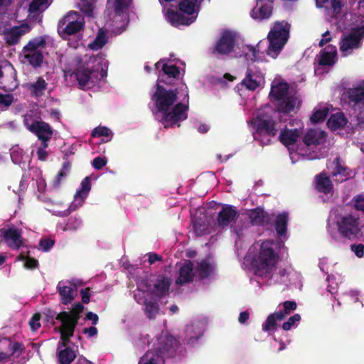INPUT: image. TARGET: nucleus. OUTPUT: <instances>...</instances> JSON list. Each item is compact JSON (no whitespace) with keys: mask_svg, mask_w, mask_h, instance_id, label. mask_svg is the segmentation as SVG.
I'll return each instance as SVG.
<instances>
[{"mask_svg":"<svg viewBox=\"0 0 364 364\" xmlns=\"http://www.w3.org/2000/svg\"><path fill=\"white\" fill-rule=\"evenodd\" d=\"M159 76L155 85V92L151 95L156 111L161 114L160 122L164 124V128L168 129L177 125L180 127V122L188 118L189 108V95L188 87L185 86L186 94L183 98L186 102H177L178 89L167 88L161 85V82H167Z\"/></svg>","mask_w":364,"mask_h":364,"instance_id":"f257e3e1","label":"nucleus"},{"mask_svg":"<svg viewBox=\"0 0 364 364\" xmlns=\"http://www.w3.org/2000/svg\"><path fill=\"white\" fill-rule=\"evenodd\" d=\"M282 121V115H276V111L260 112L251 121L255 130L253 138L259 142L260 145H269L272 139L277 136Z\"/></svg>","mask_w":364,"mask_h":364,"instance_id":"f03ea898","label":"nucleus"},{"mask_svg":"<svg viewBox=\"0 0 364 364\" xmlns=\"http://www.w3.org/2000/svg\"><path fill=\"white\" fill-rule=\"evenodd\" d=\"M291 25L286 21H275L267 35V54L277 58L289 38Z\"/></svg>","mask_w":364,"mask_h":364,"instance_id":"7ed1b4c3","label":"nucleus"},{"mask_svg":"<svg viewBox=\"0 0 364 364\" xmlns=\"http://www.w3.org/2000/svg\"><path fill=\"white\" fill-rule=\"evenodd\" d=\"M106 75L105 71L95 66L90 67L88 63H82L74 70L71 76H74L81 90L90 89L99 82Z\"/></svg>","mask_w":364,"mask_h":364,"instance_id":"20e7f679","label":"nucleus"},{"mask_svg":"<svg viewBox=\"0 0 364 364\" xmlns=\"http://www.w3.org/2000/svg\"><path fill=\"white\" fill-rule=\"evenodd\" d=\"M279 260V255L273 248V243L264 241L262 243L259 252L255 260V267L261 274H269L275 268Z\"/></svg>","mask_w":364,"mask_h":364,"instance_id":"39448f33","label":"nucleus"},{"mask_svg":"<svg viewBox=\"0 0 364 364\" xmlns=\"http://www.w3.org/2000/svg\"><path fill=\"white\" fill-rule=\"evenodd\" d=\"M342 100L356 114L360 123L364 122V82L346 90Z\"/></svg>","mask_w":364,"mask_h":364,"instance_id":"423d86ee","label":"nucleus"},{"mask_svg":"<svg viewBox=\"0 0 364 364\" xmlns=\"http://www.w3.org/2000/svg\"><path fill=\"white\" fill-rule=\"evenodd\" d=\"M85 22L77 11H71L58 23V32L63 38L76 34L84 28Z\"/></svg>","mask_w":364,"mask_h":364,"instance_id":"0eeeda50","label":"nucleus"},{"mask_svg":"<svg viewBox=\"0 0 364 364\" xmlns=\"http://www.w3.org/2000/svg\"><path fill=\"white\" fill-rule=\"evenodd\" d=\"M359 220L358 216L351 213L339 215L336 220L338 233L346 239H355L360 232Z\"/></svg>","mask_w":364,"mask_h":364,"instance_id":"6e6552de","label":"nucleus"},{"mask_svg":"<svg viewBox=\"0 0 364 364\" xmlns=\"http://www.w3.org/2000/svg\"><path fill=\"white\" fill-rule=\"evenodd\" d=\"M23 230L14 225H9L8 228L0 229V245L5 242L13 250H18L23 245L24 239L22 236Z\"/></svg>","mask_w":364,"mask_h":364,"instance_id":"1a4fd4ad","label":"nucleus"},{"mask_svg":"<svg viewBox=\"0 0 364 364\" xmlns=\"http://www.w3.org/2000/svg\"><path fill=\"white\" fill-rule=\"evenodd\" d=\"M178 347V341L176 338L172 335L166 333L161 335L159 338L158 346L149 350L154 351L158 355H161L163 360L165 361L166 358L175 357Z\"/></svg>","mask_w":364,"mask_h":364,"instance_id":"9d476101","label":"nucleus"},{"mask_svg":"<svg viewBox=\"0 0 364 364\" xmlns=\"http://www.w3.org/2000/svg\"><path fill=\"white\" fill-rule=\"evenodd\" d=\"M235 43V35L232 31L225 30L222 32L211 53L213 55H228L234 51Z\"/></svg>","mask_w":364,"mask_h":364,"instance_id":"9b49d317","label":"nucleus"},{"mask_svg":"<svg viewBox=\"0 0 364 364\" xmlns=\"http://www.w3.org/2000/svg\"><path fill=\"white\" fill-rule=\"evenodd\" d=\"M294 123L298 125L300 122L290 120L288 124H286L284 127H281V129H279V140L287 147L294 145L297 142L299 136L302 134L301 127L292 128Z\"/></svg>","mask_w":364,"mask_h":364,"instance_id":"f8f14e48","label":"nucleus"},{"mask_svg":"<svg viewBox=\"0 0 364 364\" xmlns=\"http://www.w3.org/2000/svg\"><path fill=\"white\" fill-rule=\"evenodd\" d=\"M141 284L149 289L150 294L161 299L169 294L171 282L168 277L164 275H159L154 282L152 288L151 285L147 281H143Z\"/></svg>","mask_w":364,"mask_h":364,"instance_id":"ddd939ff","label":"nucleus"},{"mask_svg":"<svg viewBox=\"0 0 364 364\" xmlns=\"http://www.w3.org/2000/svg\"><path fill=\"white\" fill-rule=\"evenodd\" d=\"M364 36V28L358 27L353 28L341 41L340 50L342 53L360 47L361 39Z\"/></svg>","mask_w":364,"mask_h":364,"instance_id":"4468645a","label":"nucleus"},{"mask_svg":"<svg viewBox=\"0 0 364 364\" xmlns=\"http://www.w3.org/2000/svg\"><path fill=\"white\" fill-rule=\"evenodd\" d=\"M263 81L264 75L261 71L248 67L241 85L250 91H255L261 86Z\"/></svg>","mask_w":364,"mask_h":364,"instance_id":"2eb2a0df","label":"nucleus"},{"mask_svg":"<svg viewBox=\"0 0 364 364\" xmlns=\"http://www.w3.org/2000/svg\"><path fill=\"white\" fill-rule=\"evenodd\" d=\"M29 131L34 134L39 140L50 141L53 134L51 126L44 121H34L29 127Z\"/></svg>","mask_w":364,"mask_h":364,"instance_id":"dca6fc26","label":"nucleus"},{"mask_svg":"<svg viewBox=\"0 0 364 364\" xmlns=\"http://www.w3.org/2000/svg\"><path fill=\"white\" fill-rule=\"evenodd\" d=\"M238 215L237 208L230 205H225L217 216V224L219 228H227Z\"/></svg>","mask_w":364,"mask_h":364,"instance_id":"f3484780","label":"nucleus"},{"mask_svg":"<svg viewBox=\"0 0 364 364\" xmlns=\"http://www.w3.org/2000/svg\"><path fill=\"white\" fill-rule=\"evenodd\" d=\"M28 30L27 24L14 26L10 29H5L3 31L4 39L9 46L16 45L21 37Z\"/></svg>","mask_w":364,"mask_h":364,"instance_id":"a211bd4d","label":"nucleus"},{"mask_svg":"<svg viewBox=\"0 0 364 364\" xmlns=\"http://www.w3.org/2000/svg\"><path fill=\"white\" fill-rule=\"evenodd\" d=\"M273 4L269 1H257V6L250 12L252 18L258 21L270 18L272 14Z\"/></svg>","mask_w":364,"mask_h":364,"instance_id":"6ab92c4d","label":"nucleus"},{"mask_svg":"<svg viewBox=\"0 0 364 364\" xmlns=\"http://www.w3.org/2000/svg\"><path fill=\"white\" fill-rule=\"evenodd\" d=\"M301 103L299 99L295 95H288L281 101L277 102L274 106L276 109V115L280 114H288L294 111L296 105Z\"/></svg>","mask_w":364,"mask_h":364,"instance_id":"aec40b11","label":"nucleus"},{"mask_svg":"<svg viewBox=\"0 0 364 364\" xmlns=\"http://www.w3.org/2000/svg\"><path fill=\"white\" fill-rule=\"evenodd\" d=\"M70 285H65V282L60 281L57 285L58 292L60 297V302L64 305L70 304L75 299V291L77 287L75 284L72 285L70 282H68Z\"/></svg>","mask_w":364,"mask_h":364,"instance_id":"412c9836","label":"nucleus"},{"mask_svg":"<svg viewBox=\"0 0 364 364\" xmlns=\"http://www.w3.org/2000/svg\"><path fill=\"white\" fill-rule=\"evenodd\" d=\"M178 274V277L176 280V284L182 285L192 282L195 277L193 262L186 260L180 267Z\"/></svg>","mask_w":364,"mask_h":364,"instance_id":"4be33fe9","label":"nucleus"},{"mask_svg":"<svg viewBox=\"0 0 364 364\" xmlns=\"http://www.w3.org/2000/svg\"><path fill=\"white\" fill-rule=\"evenodd\" d=\"M289 89V84L286 82H279L273 83L269 94L270 101L275 105L277 102L281 101L286 97Z\"/></svg>","mask_w":364,"mask_h":364,"instance_id":"5701e85b","label":"nucleus"},{"mask_svg":"<svg viewBox=\"0 0 364 364\" xmlns=\"http://www.w3.org/2000/svg\"><path fill=\"white\" fill-rule=\"evenodd\" d=\"M337 48L336 46L328 45L320 52L318 63L321 66H333L336 63Z\"/></svg>","mask_w":364,"mask_h":364,"instance_id":"b1692460","label":"nucleus"},{"mask_svg":"<svg viewBox=\"0 0 364 364\" xmlns=\"http://www.w3.org/2000/svg\"><path fill=\"white\" fill-rule=\"evenodd\" d=\"M326 136L324 131L311 129L305 134L303 141L307 146H318L323 144Z\"/></svg>","mask_w":364,"mask_h":364,"instance_id":"393cba45","label":"nucleus"},{"mask_svg":"<svg viewBox=\"0 0 364 364\" xmlns=\"http://www.w3.org/2000/svg\"><path fill=\"white\" fill-rule=\"evenodd\" d=\"M315 182V188L319 193L328 194L333 190V183L330 177L324 172L316 176Z\"/></svg>","mask_w":364,"mask_h":364,"instance_id":"a878e982","label":"nucleus"},{"mask_svg":"<svg viewBox=\"0 0 364 364\" xmlns=\"http://www.w3.org/2000/svg\"><path fill=\"white\" fill-rule=\"evenodd\" d=\"M48 83L43 77H38L36 82L28 84L27 87L31 96L36 98L41 97L45 95Z\"/></svg>","mask_w":364,"mask_h":364,"instance_id":"bb28decb","label":"nucleus"},{"mask_svg":"<svg viewBox=\"0 0 364 364\" xmlns=\"http://www.w3.org/2000/svg\"><path fill=\"white\" fill-rule=\"evenodd\" d=\"M23 62H27L34 69L41 68L43 63V52H22Z\"/></svg>","mask_w":364,"mask_h":364,"instance_id":"cd10ccee","label":"nucleus"},{"mask_svg":"<svg viewBox=\"0 0 364 364\" xmlns=\"http://www.w3.org/2000/svg\"><path fill=\"white\" fill-rule=\"evenodd\" d=\"M333 164H335V168L331 173L333 177L340 176L341 178L338 179L340 182L346 181L350 178V169L347 166L341 165L340 157L334 159Z\"/></svg>","mask_w":364,"mask_h":364,"instance_id":"c85d7f7f","label":"nucleus"},{"mask_svg":"<svg viewBox=\"0 0 364 364\" xmlns=\"http://www.w3.org/2000/svg\"><path fill=\"white\" fill-rule=\"evenodd\" d=\"M165 61H166V59H161L155 64V68L159 69L160 65L162 63L161 71L164 75L168 78H178L180 75L179 68L176 65H168Z\"/></svg>","mask_w":364,"mask_h":364,"instance_id":"c756f323","label":"nucleus"},{"mask_svg":"<svg viewBox=\"0 0 364 364\" xmlns=\"http://www.w3.org/2000/svg\"><path fill=\"white\" fill-rule=\"evenodd\" d=\"M46 45V41L44 36H38L30 40L22 49V52H42Z\"/></svg>","mask_w":364,"mask_h":364,"instance_id":"7c9ffc66","label":"nucleus"},{"mask_svg":"<svg viewBox=\"0 0 364 364\" xmlns=\"http://www.w3.org/2000/svg\"><path fill=\"white\" fill-rule=\"evenodd\" d=\"M46 45V41L44 36H38L30 40L22 49V52H42Z\"/></svg>","mask_w":364,"mask_h":364,"instance_id":"2f4dec72","label":"nucleus"},{"mask_svg":"<svg viewBox=\"0 0 364 364\" xmlns=\"http://www.w3.org/2000/svg\"><path fill=\"white\" fill-rule=\"evenodd\" d=\"M288 220L289 213L287 212H283L277 215L274 221V228L278 235H286Z\"/></svg>","mask_w":364,"mask_h":364,"instance_id":"473e14b6","label":"nucleus"},{"mask_svg":"<svg viewBox=\"0 0 364 364\" xmlns=\"http://www.w3.org/2000/svg\"><path fill=\"white\" fill-rule=\"evenodd\" d=\"M347 123V119L342 112L332 114L327 122L328 127L332 130H337L343 127Z\"/></svg>","mask_w":364,"mask_h":364,"instance_id":"72a5a7b5","label":"nucleus"},{"mask_svg":"<svg viewBox=\"0 0 364 364\" xmlns=\"http://www.w3.org/2000/svg\"><path fill=\"white\" fill-rule=\"evenodd\" d=\"M251 222L255 225H264L268 220L267 213L261 208L251 210L249 213Z\"/></svg>","mask_w":364,"mask_h":364,"instance_id":"f704fd0d","label":"nucleus"},{"mask_svg":"<svg viewBox=\"0 0 364 364\" xmlns=\"http://www.w3.org/2000/svg\"><path fill=\"white\" fill-rule=\"evenodd\" d=\"M81 314H82L75 313L72 311H63L57 315L56 320L60 321V322L65 321L67 323L77 326L79 319L81 317Z\"/></svg>","mask_w":364,"mask_h":364,"instance_id":"c9c22d12","label":"nucleus"},{"mask_svg":"<svg viewBox=\"0 0 364 364\" xmlns=\"http://www.w3.org/2000/svg\"><path fill=\"white\" fill-rule=\"evenodd\" d=\"M214 270L213 266L207 261H202L198 263L196 271L199 279L203 280L210 276Z\"/></svg>","mask_w":364,"mask_h":364,"instance_id":"e433bc0d","label":"nucleus"},{"mask_svg":"<svg viewBox=\"0 0 364 364\" xmlns=\"http://www.w3.org/2000/svg\"><path fill=\"white\" fill-rule=\"evenodd\" d=\"M165 361L162 356L158 355L154 351L148 350L146 354L141 358L139 364H164Z\"/></svg>","mask_w":364,"mask_h":364,"instance_id":"4c0bfd02","label":"nucleus"},{"mask_svg":"<svg viewBox=\"0 0 364 364\" xmlns=\"http://www.w3.org/2000/svg\"><path fill=\"white\" fill-rule=\"evenodd\" d=\"M75 358V352L70 347H66L58 353L60 364H70Z\"/></svg>","mask_w":364,"mask_h":364,"instance_id":"58836bf2","label":"nucleus"},{"mask_svg":"<svg viewBox=\"0 0 364 364\" xmlns=\"http://www.w3.org/2000/svg\"><path fill=\"white\" fill-rule=\"evenodd\" d=\"M198 0H181L178 4L179 10L183 14L192 15L196 12Z\"/></svg>","mask_w":364,"mask_h":364,"instance_id":"ea45409f","label":"nucleus"},{"mask_svg":"<svg viewBox=\"0 0 364 364\" xmlns=\"http://www.w3.org/2000/svg\"><path fill=\"white\" fill-rule=\"evenodd\" d=\"M145 314L149 319L155 318L159 311L158 302L153 301H145Z\"/></svg>","mask_w":364,"mask_h":364,"instance_id":"a19ab883","label":"nucleus"},{"mask_svg":"<svg viewBox=\"0 0 364 364\" xmlns=\"http://www.w3.org/2000/svg\"><path fill=\"white\" fill-rule=\"evenodd\" d=\"M91 189V180L90 177H85L80 183V188L77 191L75 197H78L82 199L87 198L89 192Z\"/></svg>","mask_w":364,"mask_h":364,"instance_id":"79ce46f5","label":"nucleus"},{"mask_svg":"<svg viewBox=\"0 0 364 364\" xmlns=\"http://www.w3.org/2000/svg\"><path fill=\"white\" fill-rule=\"evenodd\" d=\"M92 137H102L105 136L107 139H102L104 142H107L112 139V132L106 127H98L95 128L91 133Z\"/></svg>","mask_w":364,"mask_h":364,"instance_id":"37998d69","label":"nucleus"},{"mask_svg":"<svg viewBox=\"0 0 364 364\" xmlns=\"http://www.w3.org/2000/svg\"><path fill=\"white\" fill-rule=\"evenodd\" d=\"M132 2V0H114V9L115 14L117 15L122 14L129 8Z\"/></svg>","mask_w":364,"mask_h":364,"instance_id":"c03bdc74","label":"nucleus"},{"mask_svg":"<svg viewBox=\"0 0 364 364\" xmlns=\"http://www.w3.org/2000/svg\"><path fill=\"white\" fill-rule=\"evenodd\" d=\"M328 114V109L324 107L323 109H316L312 114L310 119L314 123L317 124L323 122Z\"/></svg>","mask_w":364,"mask_h":364,"instance_id":"a18cd8bd","label":"nucleus"},{"mask_svg":"<svg viewBox=\"0 0 364 364\" xmlns=\"http://www.w3.org/2000/svg\"><path fill=\"white\" fill-rule=\"evenodd\" d=\"M107 43V38L105 34L99 33L95 40L89 44V48L92 50L101 49Z\"/></svg>","mask_w":364,"mask_h":364,"instance_id":"49530a36","label":"nucleus"},{"mask_svg":"<svg viewBox=\"0 0 364 364\" xmlns=\"http://www.w3.org/2000/svg\"><path fill=\"white\" fill-rule=\"evenodd\" d=\"M277 328V320L274 317V315H269L265 321V322L262 324V330L264 331L270 332L274 331Z\"/></svg>","mask_w":364,"mask_h":364,"instance_id":"de8ad7c7","label":"nucleus"},{"mask_svg":"<svg viewBox=\"0 0 364 364\" xmlns=\"http://www.w3.org/2000/svg\"><path fill=\"white\" fill-rule=\"evenodd\" d=\"M80 10L88 16H92L93 14V5L89 0H80L78 3Z\"/></svg>","mask_w":364,"mask_h":364,"instance_id":"09e8293b","label":"nucleus"},{"mask_svg":"<svg viewBox=\"0 0 364 364\" xmlns=\"http://www.w3.org/2000/svg\"><path fill=\"white\" fill-rule=\"evenodd\" d=\"M61 323L62 326L59 328V332H63L65 336L70 338L73 337L77 326L65 321Z\"/></svg>","mask_w":364,"mask_h":364,"instance_id":"8fccbe9b","label":"nucleus"},{"mask_svg":"<svg viewBox=\"0 0 364 364\" xmlns=\"http://www.w3.org/2000/svg\"><path fill=\"white\" fill-rule=\"evenodd\" d=\"M48 0H32L29 4L28 11L30 13H36L47 4Z\"/></svg>","mask_w":364,"mask_h":364,"instance_id":"3c124183","label":"nucleus"},{"mask_svg":"<svg viewBox=\"0 0 364 364\" xmlns=\"http://www.w3.org/2000/svg\"><path fill=\"white\" fill-rule=\"evenodd\" d=\"M301 320V316L299 314H296L292 316L289 317L288 321L284 322L282 324V328L284 331L290 330L296 323Z\"/></svg>","mask_w":364,"mask_h":364,"instance_id":"603ef678","label":"nucleus"},{"mask_svg":"<svg viewBox=\"0 0 364 364\" xmlns=\"http://www.w3.org/2000/svg\"><path fill=\"white\" fill-rule=\"evenodd\" d=\"M331 7L334 16L341 14L344 5L343 0H330Z\"/></svg>","mask_w":364,"mask_h":364,"instance_id":"864d4df0","label":"nucleus"},{"mask_svg":"<svg viewBox=\"0 0 364 364\" xmlns=\"http://www.w3.org/2000/svg\"><path fill=\"white\" fill-rule=\"evenodd\" d=\"M9 349L11 350V356L14 355L15 353H18L17 356L21 354L25 348L22 343L20 342H14V343H10L9 346Z\"/></svg>","mask_w":364,"mask_h":364,"instance_id":"5fc2aeb1","label":"nucleus"},{"mask_svg":"<svg viewBox=\"0 0 364 364\" xmlns=\"http://www.w3.org/2000/svg\"><path fill=\"white\" fill-rule=\"evenodd\" d=\"M193 227L198 235H203L206 233L207 226L204 223H200L197 220H194L193 223Z\"/></svg>","mask_w":364,"mask_h":364,"instance_id":"6e6d98bb","label":"nucleus"},{"mask_svg":"<svg viewBox=\"0 0 364 364\" xmlns=\"http://www.w3.org/2000/svg\"><path fill=\"white\" fill-rule=\"evenodd\" d=\"M41 318V314L39 313H36L33 314V316L30 319L29 325H30L31 329L33 331H36L41 327V323H40Z\"/></svg>","mask_w":364,"mask_h":364,"instance_id":"4d7b16f0","label":"nucleus"},{"mask_svg":"<svg viewBox=\"0 0 364 364\" xmlns=\"http://www.w3.org/2000/svg\"><path fill=\"white\" fill-rule=\"evenodd\" d=\"M54 244V240L50 238H43L39 242V246L44 252L49 251L53 247Z\"/></svg>","mask_w":364,"mask_h":364,"instance_id":"13d9d810","label":"nucleus"},{"mask_svg":"<svg viewBox=\"0 0 364 364\" xmlns=\"http://www.w3.org/2000/svg\"><path fill=\"white\" fill-rule=\"evenodd\" d=\"M14 101V97L11 94H0V105L9 107Z\"/></svg>","mask_w":364,"mask_h":364,"instance_id":"bf43d9fd","label":"nucleus"},{"mask_svg":"<svg viewBox=\"0 0 364 364\" xmlns=\"http://www.w3.org/2000/svg\"><path fill=\"white\" fill-rule=\"evenodd\" d=\"M81 225V221L75 217H70L66 225L65 230H76Z\"/></svg>","mask_w":364,"mask_h":364,"instance_id":"052dcab7","label":"nucleus"},{"mask_svg":"<svg viewBox=\"0 0 364 364\" xmlns=\"http://www.w3.org/2000/svg\"><path fill=\"white\" fill-rule=\"evenodd\" d=\"M43 314L46 316V321L48 322H50L53 325L55 324L54 318L56 319V316L58 315V314H56L55 311H54L51 309L47 308V309H44Z\"/></svg>","mask_w":364,"mask_h":364,"instance_id":"680f3d73","label":"nucleus"},{"mask_svg":"<svg viewBox=\"0 0 364 364\" xmlns=\"http://www.w3.org/2000/svg\"><path fill=\"white\" fill-rule=\"evenodd\" d=\"M107 159L100 156H97L92 160V165L97 170L102 169L107 164Z\"/></svg>","mask_w":364,"mask_h":364,"instance_id":"e2e57ef3","label":"nucleus"},{"mask_svg":"<svg viewBox=\"0 0 364 364\" xmlns=\"http://www.w3.org/2000/svg\"><path fill=\"white\" fill-rule=\"evenodd\" d=\"M282 305L284 307V313H286L287 314H289L292 311H294L297 307V304L294 301H285L282 304Z\"/></svg>","mask_w":364,"mask_h":364,"instance_id":"0e129e2a","label":"nucleus"},{"mask_svg":"<svg viewBox=\"0 0 364 364\" xmlns=\"http://www.w3.org/2000/svg\"><path fill=\"white\" fill-rule=\"evenodd\" d=\"M180 13L174 11H168L167 12V18L169 22L174 26H177Z\"/></svg>","mask_w":364,"mask_h":364,"instance_id":"69168bd1","label":"nucleus"},{"mask_svg":"<svg viewBox=\"0 0 364 364\" xmlns=\"http://www.w3.org/2000/svg\"><path fill=\"white\" fill-rule=\"evenodd\" d=\"M350 250L355 253V255L361 258L364 255V245L363 244H358V245H350Z\"/></svg>","mask_w":364,"mask_h":364,"instance_id":"338daca9","label":"nucleus"},{"mask_svg":"<svg viewBox=\"0 0 364 364\" xmlns=\"http://www.w3.org/2000/svg\"><path fill=\"white\" fill-rule=\"evenodd\" d=\"M24 266L27 269H36L38 267V261L35 258L28 257L24 263Z\"/></svg>","mask_w":364,"mask_h":364,"instance_id":"774afa93","label":"nucleus"}]
</instances>
